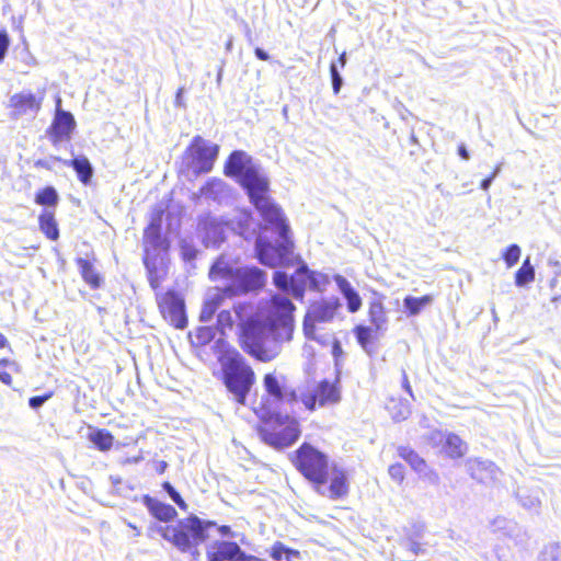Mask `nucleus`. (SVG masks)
<instances>
[{
	"mask_svg": "<svg viewBox=\"0 0 561 561\" xmlns=\"http://www.w3.org/2000/svg\"><path fill=\"white\" fill-rule=\"evenodd\" d=\"M5 367H9L10 369H14L16 367V364L14 362H10L8 359L0 360V380L4 385L10 386L12 383V377H11L10 373L2 369Z\"/></svg>",
	"mask_w": 561,
	"mask_h": 561,
	"instance_id": "c03bdc74",
	"label": "nucleus"
},
{
	"mask_svg": "<svg viewBox=\"0 0 561 561\" xmlns=\"http://www.w3.org/2000/svg\"><path fill=\"white\" fill-rule=\"evenodd\" d=\"M402 385H403V388L410 393L412 394V390H411V386L409 383V380H408V376L405 374V371H403V380H402Z\"/></svg>",
	"mask_w": 561,
	"mask_h": 561,
	"instance_id": "0e129e2a",
	"label": "nucleus"
},
{
	"mask_svg": "<svg viewBox=\"0 0 561 561\" xmlns=\"http://www.w3.org/2000/svg\"><path fill=\"white\" fill-rule=\"evenodd\" d=\"M214 551H207L208 561H230L231 540H217L213 543Z\"/></svg>",
	"mask_w": 561,
	"mask_h": 561,
	"instance_id": "c85d7f7f",
	"label": "nucleus"
},
{
	"mask_svg": "<svg viewBox=\"0 0 561 561\" xmlns=\"http://www.w3.org/2000/svg\"><path fill=\"white\" fill-rule=\"evenodd\" d=\"M535 279V267L530 263V259L527 257L522 266L515 274V284L518 287H524Z\"/></svg>",
	"mask_w": 561,
	"mask_h": 561,
	"instance_id": "7c9ffc66",
	"label": "nucleus"
},
{
	"mask_svg": "<svg viewBox=\"0 0 561 561\" xmlns=\"http://www.w3.org/2000/svg\"><path fill=\"white\" fill-rule=\"evenodd\" d=\"M545 554L551 561H561V547L557 543H552L546 548Z\"/></svg>",
	"mask_w": 561,
	"mask_h": 561,
	"instance_id": "603ef678",
	"label": "nucleus"
},
{
	"mask_svg": "<svg viewBox=\"0 0 561 561\" xmlns=\"http://www.w3.org/2000/svg\"><path fill=\"white\" fill-rule=\"evenodd\" d=\"M60 103L61 100L58 98L56 101V114L48 131L49 137L55 145L70 139V135L76 127L72 114L61 110Z\"/></svg>",
	"mask_w": 561,
	"mask_h": 561,
	"instance_id": "2eb2a0df",
	"label": "nucleus"
},
{
	"mask_svg": "<svg viewBox=\"0 0 561 561\" xmlns=\"http://www.w3.org/2000/svg\"><path fill=\"white\" fill-rule=\"evenodd\" d=\"M295 466L298 471L314 484L317 492L328 482V456L308 443H304L296 451Z\"/></svg>",
	"mask_w": 561,
	"mask_h": 561,
	"instance_id": "423d86ee",
	"label": "nucleus"
},
{
	"mask_svg": "<svg viewBox=\"0 0 561 561\" xmlns=\"http://www.w3.org/2000/svg\"><path fill=\"white\" fill-rule=\"evenodd\" d=\"M35 202L39 205L55 206L58 202L57 191L51 186H47L36 195Z\"/></svg>",
	"mask_w": 561,
	"mask_h": 561,
	"instance_id": "4c0bfd02",
	"label": "nucleus"
},
{
	"mask_svg": "<svg viewBox=\"0 0 561 561\" xmlns=\"http://www.w3.org/2000/svg\"><path fill=\"white\" fill-rule=\"evenodd\" d=\"M330 283L328 275L316 273L311 271V289L323 290V288Z\"/></svg>",
	"mask_w": 561,
	"mask_h": 561,
	"instance_id": "37998d69",
	"label": "nucleus"
},
{
	"mask_svg": "<svg viewBox=\"0 0 561 561\" xmlns=\"http://www.w3.org/2000/svg\"><path fill=\"white\" fill-rule=\"evenodd\" d=\"M222 294H225L222 288H217L214 293H209L207 295L199 314V320L202 322H208L211 320L221 304Z\"/></svg>",
	"mask_w": 561,
	"mask_h": 561,
	"instance_id": "393cba45",
	"label": "nucleus"
},
{
	"mask_svg": "<svg viewBox=\"0 0 561 561\" xmlns=\"http://www.w3.org/2000/svg\"><path fill=\"white\" fill-rule=\"evenodd\" d=\"M458 153L465 160H469V158H470V154H469L467 148L465 147V145L459 146Z\"/></svg>",
	"mask_w": 561,
	"mask_h": 561,
	"instance_id": "e2e57ef3",
	"label": "nucleus"
},
{
	"mask_svg": "<svg viewBox=\"0 0 561 561\" xmlns=\"http://www.w3.org/2000/svg\"><path fill=\"white\" fill-rule=\"evenodd\" d=\"M181 254L185 261H192L197 255V250L187 240H182L180 243Z\"/></svg>",
	"mask_w": 561,
	"mask_h": 561,
	"instance_id": "49530a36",
	"label": "nucleus"
},
{
	"mask_svg": "<svg viewBox=\"0 0 561 561\" xmlns=\"http://www.w3.org/2000/svg\"><path fill=\"white\" fill-rule=\"evenodd\" d=\"M334 282L347 302L348 311L352 313L358 311L362 307V298L352 287L351 283L339 274L334 275Z\"/></svg>",
	"mask_w": 561,
	"mask_h": 561,
	"instance_id": "4be33fe9",
	"label": "nucleus"
},
{
	"mask_svg": "<svg viewBox=\"0 0 561 561\" xmlns=\"http://www.w3.org/2000/svg\"><path fill=\"white\" fill-rule=\"evenodd\" d=\"M78 266L80 268L83 279L92 287L96 288L100 286V276L94 270L90 261L85 259L78 260Z\"/></svg>",
	"mask_w": 561,
	"mask_h": 561,
	"instance_id": "2f4dec72",
	"label": "nucleus"
},
{
	"mask_svg": "<svg viewBox=\"0 0 561 561\" xmlns=\"http://www.w3.org/2000/svg\"><path fill=\"white\" fill-rule=\"evenodd\" d=\"M389 411H390L391 417L396 422H400V421L408 419L411 413L409 403L403 400H392L389 405Z\"/></svg>",
	"mask_w": 561,
	"mask_h": 561,
	"instance_id": "72a5a7b5",
	"label": "nucleus"
},
{
	"mask_svg": "<svg viewBox=\"0 0 561 561\" xmlns=\"http://www.w3.org/2000/svg\"><path fill=\"white\" fill-rule=\"evenodd\" d=\"M494 180V175H490L489 178L484 179L482 182H481V188L483 191H488L489 187L491 186L492 182Z\"/></svg>",
	"mask_w": 561,
	"mask_h": 561,
	"instance_id": "680f3d73",
	"label": "nucleus"
},
{
	"mask_svg": "<svg viewBox=\"0 0 561 561\" xmlns=\"http://www.w3.org/2000/svg\"><path fill=\"white\" fill-rule=\"evenodd\" d=\"M263 387L271 400L275 404L294 403L298 401L299 393L293 388L287 387L284 375L268 373L263 377Z\"/></svg>",
	"mask_w": 561,
	"mask_h": 561,
	"instance_id": "f8f14e48",
	"label": "nucleus"
},
{
	"mask_svg": "<svg viewBox=\"0 0 561 561\" xmlns=\"http://www.w3.org/2000/svg\"><path fill=\"white\" fill-rule=\"evenodd\" d=\"M299 399L308 410L313 411L317 404L324 407L337 403L340 401V391L335 385L328 380H322L319 383L308 386L306 391L299 390Z\"/></svg>",
	"mask_w": 561,
	"mask_h": 561,
	"instance_id": "9b49d317",
	"label": "nucleus"
},
{
	"mask_svg": "<svg viewBox=\"0 0 561 561\" xmlns=\"http://www.w3.org/2000/svg\"><path fill=\"white\" fill-rule=\"evenodd\" d=\"M225 173L238 178L265 221L255 240L259 261L270 267L293 266L298 256L294 253L290 229L282 209L267 195L268 180L261 168L244 151H233L225 165Z\"/></svg>",
	"mask_w": 561,
	"mask_h": 561,
	"instance_id": "f257e3e1",
	"label": "nucleus"
},
{
	"mask_svg": "<svg viewBox=\"0 0 561 561\" xmlns=\"http://www.w3.org/2000/svg\"><path fill=\"white\" fill-rule=\"evenodd\" d=\"M467 444L456 434L448 433L443 445L444 453L453 458H460L467 453Z\"/></svg>",
	"mask_w": 561,
	"mask_h": 561,
	"instance_id": "a878e982",
	"label": "nucleus"
},
{
	"mask_svg": "<svg viewBox=\"0 0 561 561\" xmlns=\"http://www.w3.org/2000/svg\"><path fill=\"white\" fill-rule=\"evenodd\" d=\"M183 93H184V88H180L176 92V95H175V105L179 106V107H184L185 104H184V101H183Z\"/></svg>",
	"mask_w": 561,
	"mask_h": 561,
	"instance_id": "bf43d9fd",
	"label": "nucleus"
},
{
	"mask_svg": "<svg viewBox=\"0 0 561 561\" xmlns=\"http://www.w3.org/2000/svg\"><path fill=\"white\" fill-rule=\"evenodd\" d=\"M231 546L233 549H231L230 561H264L253 554H248L237 541H231Z\"/></svg>",
	"mask_w": 561,
	"mask_h": 561,
	"instance_id": "58836bf2",
	"label": "nucleus"
},
{
	"mask_svg": "<svg viewBox=\"0 0 561 561\" xmlns=\"http://www.w3.org/2000/svg\"><path fill=\"white\" fill-rule=\"evenodd\" d=\"M90 439L100 450H108L113 445L114 438L108 432L100 430L91 434Z\"/></svg>",
	"mask_w": 561,
	"mask_h": 561,
	"instance_id": "e433bc0d",
	"label": "nucleus"
},
{
	"mask_svg": "<svg viewBox=\"0 0 561 561\" xmlns=\"http://www.w3.org/2000/svg\"><path fill=\"white\" fill-rule=\"evenodd\" d=\"M201 196L217 203H222L230 197V187L219 179L209 180L199 191Z\"/></svg>",
	"mask_w": 561,
	"mask_h": 561,
	"instance_id": "aec40b11",
	"label": "nucleus"
},
{
	"mask_svg": "<svg viewBox=\"0 0 561 561\" xmlns=\"http://www.w3.org/2000/svg\"><path fill=\"white\" fill-rule=\"evenodd\" d=\"M209 277L214 282L225 280L222 291L227 296H237L264 286L266 274L252 266L233 267L224 256L210 267Z\"/></svg>",
	"mask_w": 561,
	"mask_h": 561,
	"instance_id": "7ed1b4c3",
	"label": "nucleus"
},
{
	"mask_svg": "<svg viewBox=\"0 0 561 561\" xmlns=\"http://www.w3.org/2000/svg\"><path fill=\"white\" fill-rule=\"evenodd\" d=\"M7 345V339L3 334L0 333V348Z\"/></svg>",
	"mask_w": 561,
	"mask_h": 561,
	"instance_id": "338daca9",
	"label": "nucleus"
},
{
	"mask_svg": "<svg viewBox=\"0 0 561 561\" xmlns=\"http://www.w3.org/2000/svg\"><path fill=\"white\" fill-rule=\"evenodd\" d=\"M319 494L327 496L331 500H339L348 493V481L346 471L333 463L330 471V485L321 488Z\"/></svg>",
	"mask_w": 561,
	"mask_h": 561,
	"instance_id": "f3484780",
	"label": "nucleus"
},
{
	"mask_svg": "<svg viewBox=\"0 0 561 561\" xmlns=\"http://www.w3.org/2000/svg\"><path fill=\"white\" fill-rule=\"evenodd\" d=\"M369 317L371 324L376 330H383L387 324V316L380 301H373L369 307Z\"/></svg>",
	"mask_w": 561,
	"mask_h": 561,
	"instance_id": "473e14b6",
	"label": "nucleus"
},
{
	"mask_svg": "<svg viewBox=\"0 0 561 561\" xmlns=\"http://www.w3.org/2000/svg\"><path fill=\"white\" fill-rule=\"evenodd\" d=\"M398 455L404 459L413 470L426 477L431 482L436 483L438 481V474L430 470L425 460L421 458L414 450L401 446L398 448Z\"/></svg>",
	"mask_w": 561,
	"mask_h": 561,
	"instance_id": "6ab92c4d",
	"label": "nucleus"
},
{
	"mask_svg": "<svg viewBox=\"0 0 561 561\" xmlns=\"http://www.w3.org/2000/svg\"><path fill=\"white\" fill-rule=\"evenodd\" d=\"M39 228L45 236L50 240H57L59 230L55 220L54 214L49 210H44L39 216Z\"/></svg>",
	"mask_w": 561,
	"mask_h": 561,
	"instance_id": "c756f323",
	"label": "nucleus"
},
{
	"mask_svg": "<svg viewBox=\"0 0 561 561\" xmlns=\"http://www.w3.org/2000/svg\"><path fill=\"white\" fill-rule=\"evenodd\" d=\"M142 502L150 514L160 522L167 523L173 520L178 515L175 508L172 505L162 503L149 495H145Z\"/></svg>",
	"mask_w": 561,
	"mask_h": 561,
	"instance_id": "412c9836",
	"label": "nucleus"
},
{
	"mask_svg": "<svg viewBox=\"0 0 561 561\" xmlns=\"http://www.w3.org/2000/svg\"><path fill=\"white\" fill-rule=\"evenodd\" d=\"M296 553H297L296 551H293V550L286 548L280 542L274 543L272 549H271V557L275 561H280L284 556L286 557L287 560H289V556L290 554H296Z\"/></svg>",
	"mask_w": 561,
	"mask_h": 561,
	"instance_id": "a19ab883",
	"label": "nucleus"
},
{
	"mask_svg": "<svg viewBox=\"0 0 561 561\" xmlns=\"http://www.w3.org/2000/svg\"><path fill=\"white\" fill-rule=\"evenodd\" d=\"M541 495L542 491L539 488L536 489H518L517 497L520 505L530 512L539 513L541 507Z\"/></svg>",
	"mask_w": 561,
	"mask_h": 561,
	"instance_id": "b1692460",
	"label": "nucleus"
},
{
	"mask_svg": "<svg viewBox=\"0 0 561 561\" xmlns=\"http://www.w3.org/2000/svg\"><path fill=\"white\" fill-rule=\"evenodd\" d=\"M164 491L169 494L171 500L183 511L187 510V504L181 497L180 493L172 486L170 482H164L162 484Z\"/></svg>",
	"mask_w": 561,
	"mask_h": 561,
	"instance_id": "79ce46f5",
	"label": "nucleus"
},
{
	"mask_svg": "<svg viewBox=\"0 0 561 561\" xmlns=\"http://www.w3.org/2000/svg\"><path fill=\"white\" fill-rule=\"evenodd\" d=\"M295 306L283 295H274L268 313L263 320H251L243 330L242 346L251 356L261 362L275 359L284 342L291 339Z\"/></svg>",
	"mask_w": 561,
	"mask_h": 561,
	"instance_id": "f03ea898",
	"label": "nucleus"
},
{
	"mask_svg": "<svg viewBox=\"0 0 561 561\" xmlns=\"http://www.w3.org/2000/svg\"><path fill=\"white\" fill-rule=\"evenodd\" d=\"M9 36L4 31H0V61L4 58L9 47Z\"/></svg>",
	"mask_w": 561,
	"mask_h": 561,
	"instance_id": "6e6d98bb",
	"label": "nucleus"
},
{
	"mask_svg": "<svg viewBox=\"0 0 561 561\" xmlns=\"http://www.w3.org/2000/svg\"><path fill=\"white\" fill-rule=\"evenodd\" d=\"M391 479L398 483H401L404 479V468L401 463H393L388 469Z\"/></svg>",
	"mask_w": 561,
	"mask_h": 561,
	"instance_id": "09e8293b",
	"label": "nucleus"
},
{
	"mask_svg": "<svg viewBox=\"0 0 561 561\" xmlns=\"http://www.w3.org/2000/svg\"><path fill=\"white\" fill-rule=\"evenodd\" d=\"M340 307V300L335 297L314 301L309 307L304 320V333L306 337L319 341L316 335V324L332 321Z\"/></svg>",
	"mask_w": 561,
	"mask_h": 561,
	"instance_id": "9d476101",
	"label": "nucleus"
},
{
	"mask_svg": "<svg viewBox=\"0 0 561 561\" xmlns=\"http://www.w3.org/2000/svg\"><path fill=\"white\" fill-rule=\"evenodd\" d=\"M356 336L362 346H365L370 336H371V329L367 327H357L356 328Z\"/></svg>",
	"mask_w": 561,
	"mask_h": 561,
	"instance_id": "8fccbe9b",
	"label": "nucleus"
},
{
	"mask_svg": "<svg viewBox=\"0 0 561 561\" xmlns=\"http://www.w3.org/2000/svg\"><path fill=\"white\" fill-rule=\"evenodd\" d=\"M43 96H37L31 91H22L10 98V107L12 116L19 118L22 116L35 117L42 107Z\"/></svg>",
	"mask_w": 561,
	"mask_h": 561,
	"instance_id": "4468645a",
	"label": "nucleus"
},
{
	"mask_svg": "<svg viewBox=\"0 0 561 561\" xmlns=\"http://www.w3.org/2000/svg\"><path fill=\"white\" fill-rule=\"evenodd\" d=\"M228 224H224L218 218L209 215L201 218L198 222V234L205 247H219L225 240V227Z\"/></svg>",
	"mask_w": 561,
	"mask_h": 561,
	"instance_id": "dca6fc26",
	"label": "nucleus"
},
{
	"mask_svg": "<svg viewBox=\"0 0 561 561\" xmlns=\"http://www.w3.org/2000/svg\"><path fill=\"white\" fill-rule=\"evenodd\" d=\"M51 397V393H47L44 396H36L32 397L28 400V404L32 409H38L41 408L49 398Z\"/></svg>",
	"mask_w": 561,
	"mask_h": 561,
	"instance_id": "864d4df0",
	"label": "nucleus"
},
{
	"mask_svg": "<svg viewBox=\"0 0 561 561\" xmlns=\"http://www.w3.org/2000/svg\"><path fill=\"white\" fill-rule=\"evenodd\" d=\"M230 225L232 230L247 239L251 226V216L245 211H241L238 214L236 220L230 221Z\"/></svg>",
	"mask_w": 561,
	"mask_h": 561,
	"instance_id": "f704fd0d",
	"label": "nucleus"
},
{
	"mask_svg": "<svg viewBox=\"0 0 561 561\" xmlns=\"http://www.w3.org/2000/svg\"><path fill=\"white\" fill-rule=\"evenodd\" d=\"M339 64L342 68L345 66V64H346V54L345 53L341 54V56L339 57Z\"/></svg>",
	"mask_w": 561,
	"mask_h": 561,
	"instance_id": "69168bd1",
	"label": "nucleus"
},
{
	"mask_svg": "<svg viewBox=\"0 0 561 561\" xmlns=\"http://www.w3.org/2000/svg\"><path fill=\"white\" fill-rule=\"evenodd\" d=\"M218 322L224 327V325H231L232 323V320H231V314L229 311H221L219 312L218 314Z\"/></svg>",
	"mask_w": 561,
	"mask_h": 561,
	"instance_id": "4d7b16f0",
	"label": "nucleus"
},
{
	"mask_svg": "<svg viewBox=\"0 0 561 561\" xmlns=\"http://www.w3.org/2000/svg\"><path fill=\"white\" fill-rule=\"evenodd\" d=\"M259 434L264 443L282 449L293 445L299 438L300 430L295 419L276 414L260 428Z\"/></svg>",
	"mask_w": 561,
	"mask_h": 561,
	"instance_id": "6e6552de",
	"label": "nucleus"
},
{
	"mask_svg": "<svg viewBox=\"0 0 561 561\" xmlns=\"http://www.w3.org/2000/svg\"><path fill=\"white\" fill-rule=\"evenodd\" d=\"M215 527L220 537H222V538H239L240 537V542L241 543L244 542V538H245L244 535L233 531L230 526H227V525L218 526L216 524Z\"/></svg>",
	"mask_w": 561,
	"mask_h": 561,
	"instance_id": "de8ad7c7",
	"label": "nucleus"
},
{
	"mask_svg": "<svg viewBox=\"0 0 561 561\" xmlns=\"http://www.w3.org/2000/svg\"><path fill=\"white\" fill-rule=\"evenodd\" d=\"M163 318L176 329H184L187 323L184 300L175 293L168 291L159 299Z\"/></svg>",
	"mask_w": 561,
	"mask_h": 561,
	"instance_id": "ddd939ff",
	"label": "nucleus"
},
{
	"mask_svg": "<svg viewBox=\"0 0 561 561\" xmlns=\"http://www.w3.org/2000/svg\"><path fill=\"white\" fill-rule=\"evenodd\" d=\"M409 550L414 554V556H417L420 553H423L424 552V549L422 548V546L417 542H410L409 543Z\"/></svg>",
	"mask_w": 561,
	"mask_h": 561,
	"instance_id": "13d9d810",
	"label": "nucleus"
},
{
	"mask_svg": "<svg viewBox=\"0 0 561 561\" xmlns=\"http://www.w3.org/2000/svg\"><path fill=\"white\" fill-rule=\"evenodd\" d=\"M330 75L332 79L333 92L337 94L343 85V78L339 73L337 65L335 62H332L330 66Z\"/></svg>",
	"mask_w": 561,
	"mask_h": 561,
	"instance_id": "a18cd8bd",
	"label": "nucleus"
},
{
	"mask_svg": "<svg viewBox=\"0 0 561 561\" xmlns=\"http://www.w3.org/2000/svg\"><path fill=\"white\" fill-rule=\"evenodd\" d=\"M520 253H522L520 248L517 244H512L505 250V252L503 254V259L508 268L513 267L518 262V260L520 257Z\"/></svg>",
	"mask_w": 561,
	"mask_h": 561,
	"instance_id": "ea45409f",
	"label": "nucleus"
},
{
	"mask_svg": "<svg viewBox=\"0 0 561 561\" xmlns=\"http://www.w3.org/2000/svg\"><path fill=\"white\" fill-rule=\"evenodd\" d=\"M432 298L430 296H423V297H412L408 296L403 300L404 307L409 310L410 314L415 316L420 313L422 308L431 304Z\"/></svg>",
	"mask_w": 561,
	"mask_h": 561,
	"instance_id": "c9c22d12",
	"label": "nucleus"
},
{
	"mask_svg": "<svg viewBox=\"0 0 561 561\" xmlns=\"http://www.w3.org/2000/svg\"><path fill=\"white\" fill-rule=\"evenodd\" d=\"M448 433H443L440 431L432 432L431 435H430L431 444H433L434 446L444 445V443L446 440V435Z\"/></svg>",
	"mask_w": 561,
	"mask_h": 561,
	"instance_id": "5fc2aeb1",
	"label": "nucleus"
},
{
	"mask_svg": "<svg viewBox=\"0 0 561 561\" xmlns=\"http://www.w3.org/2000/svg\"><path fill=\"white\" fill-rule=\"evenodd\" d=\"M219 147L201 136L193 138L191 145L185 150L182 165L187 170V176L197 178L202 173H208L213 170L217 159Z\"/></svg>",
	"mask_w": 561,
	"mask_h": 561,
	"instance_id": "0eeeda50",
	"label": "nucleus"
},
{
	"mask_svg": "<svg viewBox=\"0 0 561 561\" xmlns=\"http://www.w3.org/2000/svg\"><path fill=\"white\" fill-rule=\"evenodd\" d=\"M255 56L260 59V60H268L270 56L268 54L263 50L262 48H255V51H254Z\"/></svg>",
	"mask_w": 561,
	"mask_h": 561,
	"instance_id": "052dcab7",
	"label": "nucleus"
},
{
	"mask_svg": "<svg viewBox=\"0 0 561 561\" xmlns=\"http://www.w3.org/2000/svg\"><path fill=\"white\" fill-rule=\"evenodd\" d=\"M162 221V211H154L151 216V220L149 226L146 228L144 238L147 243L152 247H158L160 244V229Z\"/></svg>",
	"mask_w": 561,
	"mask_h": 561,
	"instance_id": "cd10ccee",
	"label": "nucleus"
},
{
	"mask_svg": "<svg viewBox=\"0 0 561 561\" xmlns=\"http://www.w3.org/2000/svg\"><path fill=\"white\" fill-rule=\"evenodd\" d=\"M500 170H501V167L497 165L491 175H494V179H495L496 175L499 174Z\"/></svg>",
	"mask_w": 561,
	"mask_h": 561,
	"instance_id": "774afa93",
	"label": "nucleus"
},
{
	"mask_svg": "<svg viewBox=\"0 0 561 561\" xmlns=\"http://www.w3.org/2000/svg\"><path fill=\"white\" fill-rule=\"evenodd\" d=\"M466 466L470 476L480 482L497 480L501 474L500 469L490 460L471 458L467 460Z\"/></svg>",
	"mask_w": 561,
	"mask_h": 561,
	"instance_id": "a211bd4d",
	"label": "nucleus"
},
{
	"mask_svg": "<svg viewBox=\"0 0 561 561\" xmlns=\"http://www.w3.org/2000/svg\"><path fill=\"white\" fill-rule=\"evenodd\" d=\"M216 526V522L202 519L191 515L180 519L175 525H152L150 530L157 531L161 537L171 542L179 551L192 553L208 538L207 530Z\"/></svg>",
	"mask_w": 561,
	"mask_h": 561,
	"instance_id": "20e7f679",
	"label": "nucleus"
},
{
	"mask_svg": "<svg viewBox=\"0 0 561 561\" xmlns=\"http://www.w3.org/2000/svg\"><path fill=\"white\" fill-rule=\"evenodd\" d=\"M273 282L284 294L290 295L297 300H302L306 289H311V271L305 263L300 262L291 276L276 271L273 275Z\"/></svg>",
	"mask_w": 561,
	"mask_h": 561,
	"instance_id": "1a4fd4ad",
	"label": "nucleus"
},
{
	"mask_svg": "<svg viewBox=\"0 0 561 561\" xmlns=\"http://www.w3.org/2000/svg\"><path fill=\"white\" fill-rule=\"evenodd\" d=\"M214 337L213 329L205 327L198 329V332L196 334V339L198 340V343L201 344H207L209 343Z\"/></svg>",
	"mask_w": 561,
	"mask_h": 561,
	"instance_id": "3c124183",
	"label": "nucleus"
},
{
	"mask_svg": "<svg viewBox=\"0 0 561 561\" xmlns=\"http://www.w3.org/2000/svg\"><path fill=\"white\" fill-rule=\"evenodd\" d=\"M492 531L518 541L523 535V528L513 519L499 516L491 522Z\"/></svg>",
	"mask_w": 561,
	"mask_h": 561,
	"instance_id": "5701e85b",
	"label": "nucleus"
},
{
	"mask_svg": "<svg viewBox=\"0 0 561 561\" xmlns=\"http://www.w3.org/2000/svg\"><path fill=\"white\" fill-rule=\"evenodd\" d=\"M65 165H70L75 169L78 174L79 180L83 184H88L93 175V168L85 157H77L70 161L64 160Z\"/></svg>",
	"mask_w": 561,
	"mask_h": 561,
	"instance_id": "bb28decb",
	"label": "nucleus"
},
{
	"mask_svg": "<svg viewBox=\"0 0 561 561\" xmlns=\"http://www.w3.org/2000/svg\"><path fill=\"white\" fill-rule=\"evenodd\" d=\"M224 382L239 404H245L247 397L255 381L253 369L244 357L234 350H228L219 357Z\"/></svg>",
	"mask_w": 561,
	"mask_h": 561,
	"instance_id": "39448f33",
	"label": "nucleus"
}]
</instances>
